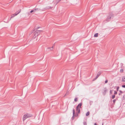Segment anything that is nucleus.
<instances>
[{
    "mask_svg": "<svg viewBox=\"0 0 125 125\" xmlns=\"http://www.w3.org/2000/svg\"><path fill=\"white\" fill-rule=\"evenodd\" d=\"M53 8V7L51 6H48V7L45 8L43 9H39L38 8H34L33 9V10L34 12H36V11L40 10L41 11H44L46 10L49 9H52Z\"/></svg>",
    "mask_w": 125,
    "mask_h": 125,
    "instance_id": "nucleus-1",
    "label": "nucleus"
},
{
    "mask_svg": "<svg viewBox=\"0 0 125 125\" xmlns=\"http://www.w3.org/2000/svg\"><path fill=\"white\" fill-rule=\"evenodd\" d=\"M42 31L36 30L35 31L33 32L32 35V38L33 39H35L36 36L39 35L40 33Z\"/></svg>",
    "mask_w": 125,
    "mask_h": 125,
    "instance_id": "nucleus-2",
    "label": "nucleus"
},
{
    "mask_svg": "<svg viewBox=\"0 0 125 125\" xmlns=\"http://www.w3.org/2000/svg\"><path fill=\"white\" fill-rule=\"evenodd\" d=\"M114 17V14L112 13H110L107 15V17L106 20L107 22L109 21L111 19H112Z\"/></svg>",
    "mask_w": 125,
    "mask_h": 125,
    "instance_id": "nucleus-3",
    "label": "nucleus"
},
{
    "mask_svg": "<svg viewBox=\"0 0 125 125\" xmlns=\"http://www.w3.org/2000/svg\"><path fill=\"white\" fill-rule=\"evenodd\" d=\"M32 115L30 114H27L26 115H24L23 117V120L24 121L26 118L31 117Z\"/></svg>",
    "mask_w": 125,
    "mask_h": 125,
    "instance_id": "nucleus-4",
    "label": "nucleus"
},
{
    "mask_svg": "<svg viewBox=\"0 0 125 125\" xmlns=\"http://www.w3.org/2000/svg\"><path fill=\"white\" fill-rule=\"evenodd\" d=\"M102 73V71H100L98 72L95 78L93 80L94 81L96 80L100 76Z\"/></svg>",
    "mask_w": 125,
    "mask_h": 125,
    "instance_id": "nucleus-5",
    "label": "nucleus"
},
{
    "mask_svg": "<svg viewBox=\"0 0 125 125\" xmlns=\"http://www.w3.org/2000/svg\"><path fill=\"white\" fill-rule=\"evenodd\" d=\"M73 115L72 118V120H73L74 118V117H75V115H74V114L75 113V110L74 109H73Z\"/></svg>",
    "mask_w": 125,
    "mask_h": 125,
    "instance_id": "nucleus-6",
    "label": "nucleus"
},
{
    "mask_svg": "<svg viewBox=\"0 0 125 125\" xmlns=\"http://www.w3.org/2000/svg\"><path fill=\"white\" fill-rule=\"evenodd\" d=\"M104 92L103 93V94L104 95H105L106 93V92L107 91V89H106V87L104 88Z\"/></svg>",
    "mask_w": 125,
    "mask_h": 125,
    "instance_id": "nucleus-7",
    "label": "nucleus"
},
{
    "mask_svg": "<svg viewBox=\"0 0 125 125\" xmlns=\"http://www.w3.org/2000/svg\"><path fill=\"white\" fill-rule=\"evenodd\" d=\"M76 110L78 112V113H79L80 112V110L79 107L78 106H77L76 107Z\"/></svg>",
    "mask_w": 125,
    "mask_h": 125,
    "instance_id": "nucleus-8",
    "label": "nucleus"
},
{
    "mask_svg": "<svg viewBox=\"0 0 125 125\" xmlns=\"http://www.w3.org/2000/svg\"><path fill=\"white\" fill-rule=\"evenodd\" d=\"M82 105V103H79L77 106H78V107H79L80 108H81V106Z\"/></svg>",
    "mask_w": 125,
    "mask_h": 125,
    "instance_id": "nucleus-9",
    "label": "nucleus"
},
{
    "mask_svg": "<svg viewBox=\"0 0 125 125\" xmlns=\"http://www.w3.org/2000/svg\"><path fill=\"white\" fill-rule=\"evenodd\" d=\"M54 45H55V43H54V44H53V46L52 47H50V48H48V49H50L51 50H52L53 48V46Z\"/></svg>",
    "mask_w": 125,
    "mask_h": 125,
    "instance_id": "nucleus-10",
    "label": "nucleus"
},
{
    "mask_svg": "<svg viewBox=\"0 0 125 125\" xmlns=\"http://www.w3.org/2000/svg\"><path fill=\"white\" fill-rule=\"evenodd\" d=\"M122 81L123 82H125V76H123L122 78Z\"/></svg>",
    "mask_w": 125,
    "mask_h": 125,
    "instance_id": "nucleus-11",
    "label": "nucleus"
},
{
    "mask_svg": "<svg viewBox=\"0 0 125 125\" xmlns=\"http://www.w3.org/2000/svg\"><path fill=\"white\" fill-rule=\"evenodd\" d=\"M98 33H95L94 34V37H97L98 36Z\"/></svg>",
    "mask_w": 125,
    "mask_h": 125,
    "instance_id": "nucleus-12",
    "label": "nucleus"
},
{
    "mask_svg": "<svg viewBox=\"0 0 125 125\" xmlns=\"http://www.w3.org/2000/svg\"><path fill=\"white\" fill-rule=\"evenodd\" d=\"M90 114V112L89 111H88L86 113V116H88Z\"/></svg>",
    "mask_w": 125,
    "mask_h": 125,
    "instance_id": "nucleus-13",
    "label": "nucleus"
},
{
    "mask_svg": "<svg viewBox=\"0 0 125 125\" xmlns=\"http://www.w3.org/2000/svg\"><path fill=\"white\" fill-rule=\"evenodd\" d=\"M21 11V10H20V11L19 12H16L15 14V16H16L17 15V14H18V13L20 12Z\"/></svg>",
    "mask_w": 125,
    "mask_h": 125,
    "instance_id": "nucleus-14",
    "label": "nucleus"
},
{
    "mask_svg": "<svg viewBox=\"0 0 125 125\" xmlns=\"http://www.w3.org/2000/svg\"><path fill=\"white\" fill-rule=\"evenodd\" d=\"M78 100V98L77 97L75 98L74 99V101L75 102H76Z\"/></svg>",
    "mask_w": 125,
    "mask_h": 125,
    "instance_id": "nucleus-15",
    "label": "nucleus"
},
{
    "mask_svg": "<svg viewBox=\"0 0 125 125\" xmlns=\"http://www.w3.org/2000/svg\"><path fill=\"white\" fill-rule=\"evenodd\" d=\"M124 71V70L123 69H121L120 70V72L121 73H122Z\"/></svg>",
    "mask_w": 125,
    "mask_h": 125,
    "instance_id": "nucleus-16",
    "label": "nucleus"
},
{
    "mask_svg": "<svg viewBox=\"0 0 125 125\" xmlns=\"http://www.w3.org/2000/svg\"><path fill=\"white\" fill-rule=\"evenodd\" d=\"M15 15V14H13L11 17L10 19L12 18H13L14 17Z\"/></svg>",
    "mask_w": 125,
    "mask_h": 125,
    "instance_id": "nucleus-17",
    "label": "nucleus"
},
{
    "mask_svg": "<svg viewBox=\"0 0 125 125\" xmlns=\"http://www.w3.org/2000/svg\"><path fill=\"white\" fill-rule=\"evenodd\" d=\"M116 101V99H114L113 100V104H115V101Z\"/></svg>",
    "mask_w": 125,
    "mask_h": 125,
    "instance_id": "nucleus-18",
    "label": "nucleus"
},
{
    "mask_svg": "<svg viewBox=\"0 0 125 125\" xmlns=\"http://www.w3.org/2000/svg\"><path fill=\"white\" fill-rule=\"evenodd\" d=\"M115 97V94H114L112 95V99H114Z\"/></svg>",
    "mask_w": 125,
    "mask_h": 125,
    "instance_id": "nucleus-19",
    "label": "nucleus"
},
{
    "mask_svg": "<svg viewBox=\"0 0 125 125\" xmlns=\"http://www.w3.org/2000/svg\"><path fill=\"white\" fill-rule=\"evenodd\" d=\"M123 100H125V94L123 96Z\"/></svg>",
    "mask_w": 125,
    "mask_h": 125,
    "instance_id": "nucleus-20",
    "label": "nucleus"
},
{
    "mask_svg": "<svg viewBox=\"0 0 125 125\" xmlns=\"http://www.w3.org/2000/svg\"><path fill=\"white\" fill-rule=\"evenodd\" d=\"M79 113H78V112H77V113H76V115H75L74 114V115H75V117H77V116H78V114Z\"/></svg>",
    "mask_w": 125,
    "mask_h": 125,
    "instance_id": "nucleus-21",
    "label": "nucleus"
},
{
    "mask_svg": "<svg viewBox=\"0 0 125 125\" xmlns=\"http://www.w3.org/2000/svg\"><path fill=\"white\" fill-rule=\"evenodd\" d=\"M83 125H87V123L85 122H83Z\"/></svg>",
    "mask_w": 125,
    "mask_h": 125,
    "instance_id": "nucleus-22",
    "label": "nucleus"
},
{
    "mask_svg": "<svg viewBox=\"0 0 125 125\" xmlns=\"http://www.w3.org/2000/svg\"><path fill=\"white\" fill-rule=\"evenodd\" d=\"M119 88V86H117L116 87V90L117 91H118Z\"/></svg>",
    "mask_w": 125,
    "mask_h": 125,
    "instance_id": "nucleus-23",
    "label": "nucleus"
},
{
    "mask_svg": "<svg viewBox=\"0 0 125 125\" xmlns=\"http://www.w3.org/2000/svg\"><path fill=\"white\" fill-rule=\"evenodd\" d=\"M108 82V80H106L105 81V83H107Z\"/></svg>",
    "mask_w": 125,
    "mask_h": 125,
    "instance_id": "nucleus-24",
    "label": "nucleus"
},
{
    "mask_svg": "<svg viewBox=\"0 0 125 125\" xmlns=\"http://www.w3.org/2000/svg\"><path fill=\"white\" fill-rule=\"evenodd\" d=\"M112 91L111 90H110V94H112Z\"/></svg>",
    "mask_w": 125,
    "mask_h": 125,
    "instance_id": "nucleus-25",
    "label": "nucleus"
},
{
    "mask_svg": "<svg viewBox=\"0 0 125 125\" xmlns=\"http://www.w3.org/2000/svg\"><path fill=\"white\" fill-rule=\"evenodd\" d=\"M117 94V92H116V91H115L114 94Z\"/></svg>",
    "mask_w": 125,
    "mask_h": 125,
    "instance_id": "nucleus-26",
    "label": "nucleus"
},
{
    "mask_svg": "<svg viewBox=\"0 0 125 125\" xmlns=\"http://www.w3.org/2000/svg\"><path fill=\"white\" fill-rule=\"evenodd\" d=\"M122 87L123 88H125V85H122Z\"/></svg>",
    "mask_w": 125,
    "mask_h": 125,
    "instance_id": "nucleus-27",
    "label": "nucleus"
},
{
    "mask_svg": "<svg viewBox=\"0 0 125 125\" xmlns=\"http://www.w3.org/2000/svg\"><path fill=\"white\" fill-rule=\"evenodd\" d=\"M119 92L121 93H122L123 92V91H122L120 90L119 91Z\"/></svg>",
    "mask_w": 125,
    "mask_h": 125,
    "instance_id": "nucleus-28",
    "label": "nucleus"
},
{
    "mask_svg": "<svg viewBox=\"0 0 125 125\" xmlns=\"http://www.w3.org/2000/svg\"><path fill=\"white\" fill-rule=\"evenodd\" d=\"M34 12V11H33V10H31V11H30V13H32V12Z\"/></svg>",
    "mask_w": 125,
    "mask_h": 125,
    "instance_id": "nucleus-29",
    "label": "nucleus"
},
{
    "mask_svg": "<svg viewBox=\"0 0 125 125\" xmlns=\"http://www.w3.org/2000/svg\"><path fill=\"white\" fill-rule=\"evenodd\" d=\"M40 28V27H37V28H36V29H38Z\"/></svg>",
    "mask_w": 125,
    "mask_h": 125,
    "instance_id": "nucleus-30",
    "label": "nucleus"
},
{
    "mask_svg": "<svg viewBox=\"0 0 125 125\" xmlns=\"http://www.w3.org/2000/svg\"><path fill=\"white\" fill-rule=\"evenodd\" d=\"M121 65L122 66L123 65V63H121Z\"/></svg>",
    "mask_w": 125,
    "mask_h": 125,
    "instance_id": "nucleus-31",
    "label": "nucleus"
},
{
    "mask_svg": "<svg viewBox=\"0 0 125 125\" xmlns=\"http://www.w3.org/2000/svg\"><path fill=\"white\" fill-rule=\"evenodd\" d=\"M118 95H121V93H119V94H118Z\"/></svg>",
    "mask_w": 125,
    "mask_h": 125,
    "instance_id": "nucleus-32",
    "label": "nucleus"
},
{
    "mask_svg": "<svg viewBox=\"0 0 125 125\" xmlns=\"http://www.w3.org/2000/svg\"><path fill=\"white\" fill-rule=\"evenodd\" d=\"M102 125H103V124H102Z\"/></svg>",
    "mask_w": 125,
    "mask_h": 125,
    "instance_id": "nucleus-33",
    "label": "nucleus"
}]
</instances>
